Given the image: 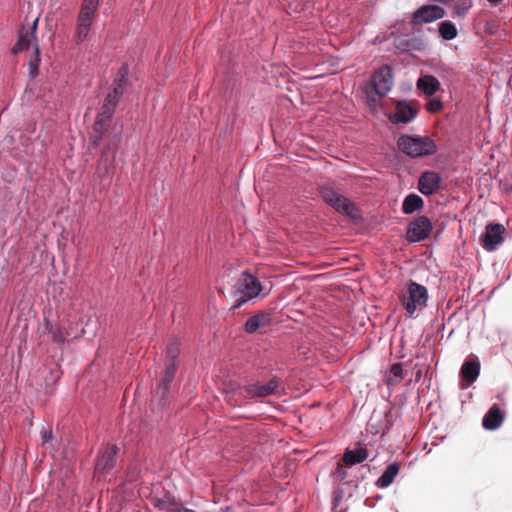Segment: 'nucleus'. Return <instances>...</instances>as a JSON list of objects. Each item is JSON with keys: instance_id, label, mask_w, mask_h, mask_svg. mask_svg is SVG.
<instances>
[{"instance_id": "f257e3e1", "label": "nucleus", "mask_w": 512, "mask_h": 512, "mask_svg": "<svg viewBox=\"0 0 512 512\" xmlns=\"http://www.w3.org/2000/svg\"><path fill=\"white\" fill-rule=\"evenodd\" d=\"M180 353L179 344L176 340H169L166 349V363L164 376L161 379L152 402H157L159 407H163L167 403V396L170 391L171 383L176 373V359Z\"/></svg>"}, {"instance_id": "f03ea898", "label": "nucleus", "mask_w": 512, "mask_h": 512, "mask_svg": "<svg viewBox=\"0 0 512 512\" xmlns=\"http://www.w3.org/2000/svg\"><path fill=\"white\" fill-rule=\"evenodd\" d=\"M262 284L257 277L247 271L241 273L232 288L234 304L232 309H238L245 303L259 296Z\"/></svg>"}, {"instance_id": "7ed1b4c3", "label": "nucleus", "mask_w": 512, "mask_h": 512, "mask_svg": "<svg viewBox=\"0 0 512 512\" xmlns=\"http://www.w3.org/2000/svg\"><path fill=\"white\" fill-rule=\"evenodd\" d=\"M428 299L427 288L413 280H409L406 290L400 296V301L406 311V315L411 319L416 318L417 311L427 307Z\"/></svg>"}, {"instance_id": "20e7f679", "label": "nucleus", "mask_w": 512, "mask_h": 512, "mask_svg": "<svg viewBox=\"0 0 512 512\" xmlns=\"http://www.w3.org/2000/svg\"><path fill=\"white\" fill-rule=\"evenodd\" d=\"M398 148L411 157H424L436 153L437 145L429 136L402 135L397 142Z\"/></svg>"}, {"instance_id": "39448f33", "label": "nucleus", "mask_w": 512, "mask_h": 512, "mask_svg": "<svg viewBox=\"0 0 512 512\" xmlns=\"http://www.w3.org/2000/svg\"><path fill=\"white\" fill-rule=\"evenodd\" d=\"M321 195L326 203L331 205L335 210L352 218L357 217L358 210L355 205L347 198L337 193L331 188H324Z\"/></svg>"}, {"instance_id": "423d86ee", "label": "nucleus", "mask_w": 512, "mask_h": 512, "mask_svg": "<svg viewBox=\"0 0 512 512\" xmlns=\"http://www.w3.org/2000/svg\"><path fill=\"white\" fill-rule=\"evenodd\" d=\"M120 99V97L110 92L107 94L101 112L97 115L94 124V132L98 134L97 139L94 141L95 143L102 137L105 130V123L113 116Z\"/></svg>"}, {"instance_id": "0eeeda50", "label": "nucleus", "mask_w": 512, "mask_h": 512, "mask_svg": "<svg viewBox=\"0 0 512 512\" xmlns=\"http://www.w3.org/2000/svg\"><path fill=\"white\" fill-rule=\"evenodd\" d=\"M432 227V222L428 217H417L407 228V239L412 243L423 241L429 237Z\"/></svg>"}, {"instance_id": "6e6552de", "label": "nucleus", "mask_w": 512, "mask_h": 512, "mask_svg": "<svg viewBox=\"0 0 512 512\" xmlns=\"http://www.w3.org/2000/svg\"><path fill=\"white\" fill-rule=\"evenodd\" d=\"M152 505L161 512H179L181 500L168 491H159L151 495Z\"/></svg>"}, {"instance_id": "1a4fd4ad", "label": "nucleus", "mask_w": 512, "mask_h": 512, "mask_svg": "<svg viewBox=\"0 0 512 512\" xmlns=\"http://www.w3.org/2000/svg\"><path fill=\"white\" fill-rule=\"evenodd\" d=\"M372 85L377 95L385 96L393 87V71L388 65L380 67L372 76Z\"/></svg>"}, {"instance_id": "9d476101", "label": "nucleus", "mask_w": 512, "mask_h": 512, "mask_svg": "<svg viewBox=\"0 0 512 512\" xmlns=\"http://www.w3.org/2000/svg\"><path fill=\"white\" fill-rule=\"evenodd\" d=\"M445 15L444 9L436 4L423 5L419 7L412 17V23L414 25H421L425 23H431L438 19H441Z\"/></svg>"}, {"instance_id": "9b49d317", "label": "nucleus", "mask_w": 512, "mask_h": 512, "mask_svg": "<svg viewBox=\"0 0 512 512\" xmlns=\"http://www.w3.org/2000/svg\"><path fill=\"white\" fill-rule=\"evenodd\" d=\"M505 227L500 223L488 224L482 236L483 247L491 252L504 241Z\"/></svg>"}, {"instance_id": "f8f14e48", "label": "nucleus", "mask_w": 512, "mask_h": 512, "mask_svg": "<svg viewBox=\"0 0 512 512\" xmlns=\"http://www.w3.org/2000/svg\"><path fill=\"white\" fill-rule=\"evenodd\" d=\"M417 108L413 104L406 101H399L395 111L389 115V120L393 124H406L415 119Z\"/></svg>"}, {"instance_id": "ddd939ff", "label": "nucleus", "mask_w": 512, "mask_h": 512, "mask_svg": "<svg viewBox=\"0 0 512 512\" xmlns=\"http://www.w3.org/2000/svg\"><path fill=\"white\" fill-rule=\"evenodd\" d=\"M440 183L441 176L439 173L435 171H425L419 177L418 189L423 195L430 196L437 192Z\"/></svg>"}, {"instance_id": "4468645a", "label": "nucleus", "mask_w": 512, "mask_h": 512, "mask_svg": "<svg viewBox=\"0 0 512 512\" xmlns=\"http://www.w3.org/2000/svg\"><path fill=\"white\" fill-rule=\"evenodd\" d=\"M118 451L119 449L116 445L107 446L97 459L96 473L104 475L110 471L116 463Z\"/></svg>"}, {"instance_id": "2eb2a0df", "label": "nucleus", "mask_w": 512, "mask_h": 512, "mask_svg": "<svg viewBox=\"0 0 512 512\" xmlns=\"http://www.w3.org/2000/svg\"><path fill=\"white\" fill-rule=\"evenodd\" d=\"M505 415L497 405H493L484 415L482 425L486 430L493 431L498 429L503 421Z\"/></svg>"}, {"instance_id": "dca6fc26", "label": "nucleus", "mask_w": 512, "mask_h": 512, "mask_svg": "<svg viewBox=\"0 0 512 512\" xmlns=\"http://www.w3.org/2000/svg\"><path fill=\"white\" fill-rule=\"evenodd\" d=\"M451 10L452 17H463L472 8V0H441Z\"/></svg>"}, {"instance_id": "f3484780", "label": "nucleus", "mask_w": 512, "mask_h": 512, "mask_svg": "<svg viewBox=\"0 0 512 512\" xmlns=\"http://www.w3.org/2000/svg\"><path fill=\"white\" fill-rule=\"evenodd\" d=\"M480 374V363L478 361H467L461 367V376L464 380L467 381L465 386L462 388L468 387L470 384L474 383Z\"/></svg>"}, {"instance_id": "a211bd4d", "label": "nucleus", "mask_w": 512, "mask_h": 512, "mask_svg": "<svg viewBox=\"0 0 512 512\" xmlns=\"http://www.w3.org/2000/svg\"><path fill=\"white\" fill-rule=\"evenodd\" d=\"M36 42L37 36L30 35V33L26 31L25 28H22L19 31L18 40L12 48V53L18 54L24 50H27L32 43H34L35 46L37 44Z\"/></svg>"}, {"instance_id": "6ab92c4d", "label": "nucleus", "mask_w": 512, "mask_h": 512, "mask_svg": "<svg viewBox=\"0 0 512 512\" xmlns=\"http://www.w3.org/2000/svg\"><path fill=\"white\" fill-rule=\"evenodd\" d=\"M369 457L367 449L358 448L354 450L347 449L343 455V462L352 467L354 465L364 462Z\"/></svg>"}, {"instance_id": "aec40b11", "label": "nucleus", "mask_w": 512, "mask_h": 512, "mask_svg": "<svg viewBox=\"0 0 512 512\" xmlns=\"http://www.w3.org/2000/svg\"><path fill=\"white\" fill-rule=\"evenodd\" d=\"M417 87L427 96H432L440 89V83L434 76L425 75L417 80Z\"/></svg>"}, {"instance_id": "412c9836", "label": "nucleus", "mask_w": 512, "mask_h": 512, "mask_svg": "<svg viewBox=\"0 0 512 512\" xmlns=\"http://www.w3.org/2000/svg\"><path fill=\"white\" fill-rule=\"evenodd\" d=\"M424 206L423 199L414 193L407 195L402 203V211L404 214H412L415 211L421 210Z\"/></svg>"}, {"instance_id": "4be33fe9", "label": "nucleus", "mask_w": 512, "mask_h": 512, "mask_svg": "<svg viewBox=\"0 0 512 512\" xmlns=\"http://www.w3.org/2000/svg\"><path fill=\"white\" fill-rule=\"evenodd\" d=\"M270 321L269 315L260 312L247 319L245 323V331L247 333H255L259 328L266 326Z\"/></svg>"}, {"instance_id": "5701e85b", "label": "nucleus", "mask_w": 512, "mask_h": 512, "mask_svg": "<svg viewBox=\"0 0 512 512\" xmlns=\"http://www.w3.org/2000/svg\"><path fill=\"white\" fill-rule=\"evenodd\" d=\"M400 466L398 463L394 462L387 466L385 471L382 473V475L377 480V485L380 488H386L390 486L395 477L397 476L399 472Z\"/></svg>"}, {"instance_id": "b1692460", "label": "nucleus", "mask_w": 512, "mask_h": 512, "mask_svg": "<svg viewBox=\"0 0 512 512\" xmlns=\"http://www.w3.org/2000/svg\"><path fill=\"white\" fill-rule=\"evenodd\" d=\"M45 329L55 343L61 344L66 341L67 333L59 325L47 321Z\"/></svg>"}, {"instance_id": "393cba45", "label": "nucleus", "mask_w": 512, "mask_h": 512, "mask_svg": "<svg viewBox=\"0 0 512 512\" xmlns=\"http://www.w3.org/2000/svg\"><path fill=\"white\" fill-rule=\"evenodd\" d=\"M97 9L81 5L80 13L78 15L77 23L84 25L91 29L92 23L95 18Z\"/></svg>"}, {"instance_id": "a878e982", "label": "nucleus", "mask_w": 512, "mask_h": 512, "mask_svg": "<svg viewBox=\"0 0 512 512\" xmlns=\"http://www.w3.org/2000/svg\"><path fill=\"white\" fill-rule=\"evenodd\" d=\"M457 27L449 20L442 21L439 24V34L444 40H452L457 36Z\"/></svg>"}, {"instance_id": "bb28decb", "label": "nucleus", "mask_w": 512, "mask_h": 512, "mask_svg": "<svg viewBox=\"0 0 512 512\" xmlns=\"http://www.w3.org/2000/svg\"><path fill=\"white\" fill-rule=\"evenodd\" d=\"M40 50L38 44L34 46L33 55L28 61V71L30 78L34 79L39 74V64H40Z\"/></svg>"}, {"instance_id": "cd10ccee", "label": "nucleus", "mask_w": 512, "mask_h": 512, "mask_svg": "<svg viewBox=\"0 0 512 512\" xmlns=\"http://www.w3.org/2000/svg\"><path fill=\"white\" fill-rule=\"evenodd\" d=\"M245 391L250 398H261L270 395L264 385L249 384L245 387Z\"/></svg>"}, {"instance_id": "c85d7f7f", "label": "nucleus", "mask_w": 512, "mask_h": 512, "mask_svg": "<svg viewBox=\"0 0 512 512\" xmlns=\"http://www.w3.org/2000/svg\"><path fill=\"white\" fill-rule=\"evenodd\" d=\"M128 76H129V67L127 64H123L119 68V70L114 78L113 83L114 84H122V86L127 87L128 86Z\"/></svg>"}, {"instance_id": "c756f323", "label": "nucleus", "mask_w": 512, "mask_h": 512, "mask_svg": "<svg viewBox=\"0 0 512 512\" xmlns=\"http://www.w3.org/2000/svg\"><path fill=\"white\" fill-rule=\"evenodd\" d=\"M90 29L77 23L75 39L77 43H82L88 36Z\"/></svg>"}, {"instance_id": "7c9ffc66", "label": "nucleus", "mask_w": 512, "mask_h": 512, "mask_svg": "<svg viewBox=\"0 0 512 512\" xmlns=\"http://www.w3.org/2000/svg\"><path fill=\"white\" fill-rule=\"evenodd\" d=\"M442 107L443 104L439 99L432 98L427 102V110L430 113H437L442 109Z\"/></svg>"}, {"instance_id": "2f4dec72", "label": "nucleus", "mask_w": 512, "mask_h": 512, "mask_svg": "<svg viewBox=\"0 0 512 512\" xmlns=\"http://www.w3.org/2000/svg\"><path fill=\"white\" fill-rule=\"evenodd\" d=\"M53 439L52 430L49 426H43L41 429V441L43 445H47Z\"/></svg>"}, {"instance_id": "473e14b6", "label": "nucleus", "mask_w": 512, "mask_h": 512, "mask_svg": "<svg viewBox=\"0 0 512 512\" xmlns=\"http://www.w3.org/2000/svg\"><path fill=\"white\" fill-rule=\"evenodd\" d=\"M390 373L395 378L402 379L403 377V366L401 363H395L390 368Z\"/></svg>"}, {"instance_id": "72a5a7b5", "label": "nucleus", "mask_w": 512, "mask_h": 512, "mask_svg": "<svg viewBox=\"0 0 512 512\" xmlns=\"http://www.w3.org/2000/svg\"><path fill=\"white\" fill-rule=\"evenodd\" d=\"M126 89H127V87L122 86V84H114L113 83V88L110 91V93L115 94L121 98L122 95L124 94V92L126 91Z\"/></svg>"}, {"instance_id": "f704fd0d", "label": "nucleus", "mask_w": 512, "mask_h": 512, "mask_svg": "<svg viewBox=\"0 0 512 512\" xmlns=\"http://www.w3.org/2000/svg\"><path fill=\"white\" fill-rule=\"evenodd\" d=\"M269 394H273L277 387H278V381L275 379L270 380L268 383L264 384Z\"/></svg>"}, {"instance_id": "c9c22d12", "label": "nucleus", "mask_w": 512, "mask_h": 512, "mask_svg": "<svg viewBox=\"0 0 512 512\" xmlns=\"http://www.w3.org/2000/svg\"><path fill=\"white\" fill-rule=\"evenodd\" d=\"M38 21H39V19L35 18L31 24V26L28 29H26V31H28L30 33V35L36 36Z\"/></svg>"}, {"instance_id": "e433bc0d", "label": "nucleus", "mask_w": 512, "mask_h": 512, "mask_svg": "<svg viewBox=\"0 0 512 512\" xmlns=\"http://www.w3.org/2000/svg\"><path fill=\"white\" fill-rule=\"evenodd\" d=\"M82 5L98 9V7H99V0H83Z\"/></svg>"}, {"instance_id": "4c0bfd02", "label": "nucleus", "mask_w": 512, "mask_h": 512, "mask_svg": "<svg viewBox=\"0 0 512 512\" xmlns=\"http://www.w3.org/2000/svg\"><path fill=\"white\" fill-rule=\"evenodd\" d=\"M491 6L496 7L500 5L503 0H486Z\"/></svg>"}, {"instance_id": "58836bf2", "label": "nucleus", "mask_w": 512, "mask_h": 512, "mask_svg": "<svg viewBox=\"0 0 512 512\" xmlns=\"http://www.w3.org/2000/svg\"><path fill=\"white\" fill-rule=\"evenodd\" d=\"M179 512H196L195 510L193 509H189V508H185L182 504V502L180 503V511Z\"/></svg>"}]
</instances>
